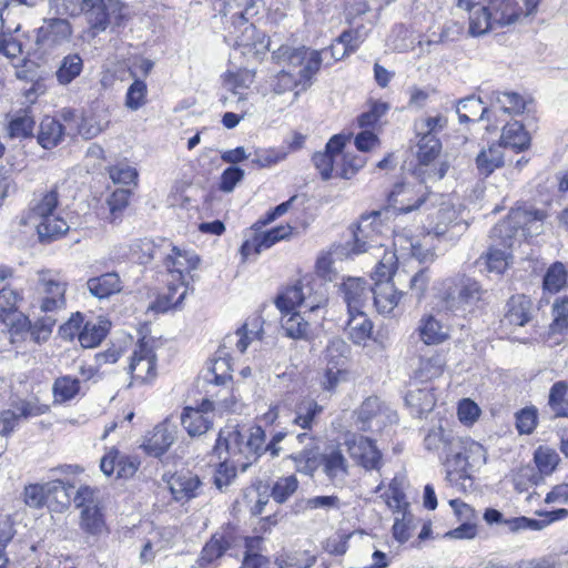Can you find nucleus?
Segmentation results:
<instances>
[{
	"label": "nucleus",
	"instance_id": "11",
	"mask_svg": "<svg viewBox=\"0 0 568 568\" xmlns=\"http://www.w3.org/2000/svg\"><path fill=\"white\" fill-rule=\"evenodd\" d=\"M420 180L417 185L399 183L394 186L389 193L388 201L390 205L400 213H409L422 206L434 205L440 196L433 193Z\"/></svg>",
	"mask_w": 568,
	"mask_h": 568
},
{
	"label": "nucleus",
	"instance_id": "23",
	"mask_svg": "<svg viewBox=\"0 0 568 568\" xmlns=\"http://www.w3.org/2000/svg\"><path fill=\"white\" fill-rule=\"evenodd\" d=\"M357 422L363 432L373 430V423L377 428L385 424V419L392 422V412L386 409L378 397L366 398L357 409Z\"/></svg>",
	"mask_w": 568,
	"mask_h": 568
},
{
	"label": "nucleus",
	"instance_id": "8",
	"mask_svg": "<svg viewBox=\"0 0 568 568\" xmlns=\"http://www.w3.org/2000/svg\"><path fill=\"white\" fill-rule=\"evenodd\" d=\"M63 13H82L92 29L103 31L111 18H121V4L118 0H63Z\"/></svg>",
	"mask_w": 568,
	"mask_h": 568
},
{
	"label": "nucleus",
	"instance_id": "10",
	"mask_svg": "<svg viewBox=\"0 0 568 568\" xmlns=\"http://www.w3.org/2000/svg\"><path fill=\"white\" fill-rule=\"evenodd\" d=\"M458 455L450 458V467L447 468L446 479L456 483L459 479L469 480V471L478 469L486 463V449L479 443L463 438L457 450Z\"/></svg>",
	"mask_w": 568,
	"mask_h": 568
},
{
	"label": "nucleus",
	"instance_id": "47",
	"mask_svg": "<svg viewBox=\"0 0 568 568\" xmlns=\"http://www.w3.org/2000/svg\"><path fill=\"white\" fill-rule=\"evenodd\" d=\"M186 281H174L168 284V292L158 301V308L168 311L179 307L187 294Z\"/></svg>",
	"mask_w": 568,
	"mask_h": 568
},
{
	"label": "nucleus",
	"instance_id": "60",
	"mask_svg": "<svg viewBox=\"0 0 568 568\" xmlns=\"http://www.w3.org/2000/svg\"><path fill=\"white\" fill-rule=\"evenodd\" d=\"M260 338V332L247 331V324L237 328L233 334L227 335L224 338L225 346L234 345L240 354H243L253 339Z\"/></svg>",
	"mask_w": 568,
	"mask_h": 568
},
{
	"label": "nucleus",
	"instance_id": "14",
	"mask_svg": "<svg viewBox=\"0 0 568 568\" xmlns=\"http://www.w3.org/2000/svg\"><path fill=\"white\" fill-rule=\"evenodd\" d=\"M295 442L302 446V449L290 454L287 458L294 463L296 471L313 476L321 464L320 447L316 439L310 433L304 432L295 436Z\"/></svg>",
	"mask_w": 568,
	"mask_h": 568
},
{
	"label": "nucleus",
	"instance_id": "46",
	"mask_svg": "<svg viewBox=\"0 0 568 568\" xmlns=\"http://www.w3.org/2000/svg\"><path fill=\"white\" fill-rule=\"evenodd\" d=\"M83 70V60L78 53L65 55L55 71L57 81L67 85L78 78Z\"/></svg>",
	"mask_w": 568,
	"mask_h": 568
},
{
	"label": "nucleus",
	"instance_id": "51",
	"mask_svg": "<svg viewBox=\"0 0 568 568\" xmlns=\"http://www.w3.org/2000/svg\"><path fill=\"white\" fill-rule=\"evenodd\" d=\"M568 271L566 266L561 262H555L548 267L544 276V290L549 293H557L566 285Z\"/></svg>",
	"mask_w": 568,
	"mask_h": 568
},
{
	"label": "nucleus",
	"instance_id": "29",
	"mask_svg": "<svg viewBox=\"0 0 568 568\" xmlns=\"http://www.w3.org/2000/svg\"><path fill=\"white\" fill-rule=\"evenodd\" d=\"M87 288L94 297L108 298L122 291V281L116 272H108L100 276L90 277L87 281Z\"/></svg>",
	"mask_w": 568,
	"mask_h": 568
},
{
	"label": "nucleus",
	"instance_id": "6",
	"mask_svg": "<svg viewBox=\"0 0 568 568\" xmlns=\"http://www.w3.org/2000/svg\"><path fill=\"white\" fill-rule=\"evenodd\" d=\"M60 193L57 185L34 196L31 204V219L37 223V232L42 242H50L69 230L64 219L55 212Z\"/></svg>",
	"mask_w": 568,
	"mask_h": 568
},
{
	"label": "nucleus",
	"instance_id": "5",
	"mask_svg": "<svg viewBox=\"0 0 568 568\" xmlns=\"http://www.w3.org/2000/svg\"><path fill=\"white\" fill-rule=\"evenodd\" d=\"M488 297L479 282L465 275L446 280L440 293L443 307L453 313H473L487 304Z\"/></svg>",
	"mask_w": 568,
	"mask_h": 568
},
{
	"label": "nucleus",
	"instance_id": "21",
	"mask_svg": "<svg viewBox=\"0 0 568 568\" xmlns=\"http://www.w3.org/2000/svg\"><path fill=\"white\" fill-rule=\"evenodd\" d=\"M214 403L204 400L201 408L185 407L181 415V423L187 434L192 437L205 434L213 425L211 412Z\"/></svg>",
	"mask_w": 568,
	"mask_h": 568
},
{
	"label": "nucleus",
	"instance_id": "40",
	"mask_svg": "<svg viewBox=\"0 0 568 568\" xmlns=\"http://www.w3.org/2000/svg\"><path fill=\"white\" fill-rule=\"evenodd\" d=\"M110 322L106 320L88 321L79 334V343L84 348L98 346L106 336Z\"/></svg>",
	"mask_w": 568,
	"mask_h": 568
},
{
	"label": "nucleus",
	"instance_id": "13",
	"mask_svg": "<svg viewBox=\"0 0 568 568\" xmlns=\"http://www.w3.org/2000/svg\"><path fill=\"white\" fill-rule=\"evenodd\" d=\"M344 445L349 457L366 470H377L382 465V453L374 440L368 437L353 434Z\"/></svg>",
	"mask_w": 568,
	"mask_h": 568
},
{
	"label": "nucleus",
	"instance_id": "49",
	"mask_svg": "<svg viewBox=\"0 0 568 568\" xmlns=\"http://www.w3.org/2000/svg\"><path fill=\"white\" fill-rule=\"evenodd\" d=\"M34 120L27 112L14 115L7 125L10 139H28L33 135Z\"/></svg>",
	"mask_w": 568,
	"mask_h": 568
},
{
	"label": "nucleus",
	"instance_id": "31",
	"mask_svg": "<svg viewBox=\"0 0 568 568\" xmlns=\"http://www.w3.org/2000/svg\"><path fill=\"white\" fill-rule=\"evenodd\" d=\"M231 547V539L224 534H214L204 545L199 559L197 568H211L215 560L220 559Z\"/></svg>",
	"mask_w": 568,
	"mask_h": 568
},
{
	"label": "nucleus",
	"instance_id": "48",
	"mask_svg": "<svg viewBox=\"0 0 568 568\" xmlns=\"http://www.w3.org/2000/svg\"><path fill=\"white\" fill-rule=\"evenodd\" d=\"M548 405L556 417H568V384L556 382L549 392Z\"/></svg>",
	"mask_w": 568,
	"mask_h": 568
},
{
	"label": "nucleus",
	"instance_id": "3",
	"mask_svg": "<svg viewBox=\"0 0 568 568\" xmlns=\"http://www.w3.org/2000/svg\"><path fill=\"white\" fill-rule=\"evenodd\" d=\"M286 437L285 432H277L273 435L270 443L265 445V432L262 427L255 426L250 429L247 436L242 435L235 427H226L221 429L216 439V450L222 449L225 445L226 449L232 450L235 456L244 455V459L251 463L257 460L262 454H270L275 458L282 452L280 443Z\"/></svg>",
	"mask_w": 568,
	"mask_h": 568
},
{
	"label": "nucleus",
	"instance_id": "64",
	"mask_svg": "<svg viewBox=\"0 0 568 568\" xmlns=\"http://www.w3.org/2000/svg\"><path fill=\"white\" fill-rule=\"evenodd\" d=\"M554 321L550 324L552 334H564L568 331V297L557 300L552 306Z\"/></svg>",
	"mask_w": 568,
	"mask_h": 568
},
{
	"label": "nucleus",
	"instance_id": "38",
	"mask_svg": "<svg viewBox=\"0 0 568 568\" xmlns=\"http://www.w3.org/2000/svg\"><path fill=\"white\" fill-rule=\"evenodd\" d=\"M64 126L58 120L45 116L40 123L38 143L47 150L55 148L63 139Z\"/></svg>",
	"mask_w": 568,
	"mask_h": 568
},
{
	"label": "nucleus",
	"instance_id": "24",
	"mask_svg": "<svg viewBox=\"0 0 568 568\" xmlns=\"http://www.w3.org/2000/svg\"><path fill=\"white\" fill-rule=\"evenodd\" d=\"M175 440V427L168 420L156 425L146 436L143 447L144 449L159 457L163 455Z\"/></svg>",
	"mask_w": 568,
	"mask_h": 568
},
{
	"label": "nucleus",
	"instance_id": "4",
	"mask_svg": "<svg viewBox=\"0 0 568 568\" xmlns=\"http://www.w3.org/2000/svg\"><path fill=\"white\" fill-rule=\"evenodd\" d=\"M67 286V282L52 271L38 272L39 307L47 315L38 320L33 326L32 335L37 342L45 341L50 336L52 327L57 323L55 313L65 307Z\"/></svg>",
	"mask_w": 568,
	"mask_h": 568
},
{
	"label": "nucleus",
	"instance_id": "36",
	"mask_svg": "<svg viewBox=\"0 0 568 568\" xmlns=\"http://www.w3.org/2000/svg\"><path fill=\"white\" fill-rule=\"evenodd\" d=\"M504 165V152L501 144L490 145L484 149L476 158V168L481 176H489L496 169Z\"/></svg>",
	"mask_w": 568,
	"mask_h": 568
},
{
	"label": "nucleus",
	"instance_id": "56",
	"mask_svg": "<svg viewBox=\"0 0 568 568\" xmlns=\"http://www.w3.org/2000/svg\"><path fill=\"white\" fill-rule=\"evenodd\" d=\"M347 379V368H333L325 366L320 377V386L324 392L333 394L336 392L337 387Z\"/></svg>",
	"mask_w": 568,
	"mask_h": 568
},
{
	"label": "nucleus",
	"instance_id": "39",
	"mask_svg": "<svg viewBox=\"0 0 568 568\" xmlns=\"http://www.w3.org/2000/svg\"><path fill=\"white\" fill-rule=\"evenodd\" d=\"M313 287L310 284H303L302 282L287 287L276 298V306L281 313L287 311H295L296 307L303 306L306 298V292L312 291Z\"/></svg>",
	"mask_w": 568,
	"mask_h": 568
},
{
	"label": "nucleus",
	"instance_id": "19",
	"mask_svg": "<svg viewBox=\"0 0 568 568\" xmlns=\"http://www.w3.org/2000/svg\"><path fill=\"white\" fill-rule=\"evenodd\" d=\"M214 452L220 459L223 458V453L226 454L224 460L219 464L214 475V483L219 489L227 487L233 481V479L236 477L237 468H241L242 471H245L252 464L248 459H244V455L242 454L235 456L232 450L226 449L225 445H222V449L220 452L216 450L215 445Z\"/></svg>",
	"mask_w": 568,
	"mask_h": 568
},
{
	"label": "nucleus",
	"instance_id": "57",
	"mask_svg": "<svg viewBox=\"0 0 568 568\" xmlns=\"http://www.w3.org/2000/svg\"><path fill=\"white\" fill-rule=\"evenodd\" d=\"M19 301V294L8 287L0 290V320L7 322L10 317L19 318L22 316L21 313L17 312V304Z\"/></svg>",
	"mask_w": 568,
	"mask_h": 568
},
{
	"label": "nucleus",
	"instance_id": "1",
	"mask_svg": "<svg viewBox=\"0 0 568 568\" xmlns=\"http://www.w3.org/2000/svg\"><path fill=\"white\" fill-rule=\"evenodd\" d=\"M388 231L381 220V212L374 211L362 216L354 232V242L348 250L351 254L369 253L378 258L372 278L375 283L390 282L397 264V255L386 248Z\"/></svg>",
	"mask_w": 568,
	"mask_h": 568
},
{
	"label": "nucleus",
	"instance_id": "50",
	"mask_svg": "<svg viewBox=\"0 0 568 568\" xmlns=\"http://www.w3.org/2000/svg\"><path fill=\"white\" fill-rule=\"evenodd\" d=\"M366 37L367 31L363 26L343 31L335 40L337 44H342L344 47L338 59L344 58L348 53L355 52L365 41Z\"/></svg>",
	"mask_w": 568,
	"mask_h": 568
},
{
	"label": "nucleus",
	"instance_id": "59",
	"mask_svg": "<svg viewBox=\"0 0 568 568\" xmlns=\"http://www.w3.org/2000/svg\"><path fill=\"white\" fill-rule=\"evenodd\" d=\"M536 468L539 474L550 475L557 467L560 458L559 455L549 447H539L534 455Z\"/></svg>",
	"mask_w": 568,
	"mask_h": 568
},
{
	"label": "nucleus",
	"instance_id": "63",
	"mask_svg": "<svg viewBox=\"0 0 568 568\" xmlns=\"http://www.w3.org/2000/svg\"><path fill=\"white\" fill-rule=\"evenodd\" d=\"M542 479L537 468L531 465L520 467L514 475V485L516 490L526 491L529 486L537 485Z\"/></svg>",
	"mask_w": 568,
	"mask_h": 568
},
{
	"label": "nucleus",
	"instance_id": "12",
	"mask_svg": "<svg viewBox=\"0 0 568 568\" xmlns=\"http://www.w3.org/2000/svg\"><path fill=\"white\" fill-rule=\"evenodd\" d=\"M128 372L132 379L140 383L152 381L156 376V355L154 341L143 337L131 355Z\"/></svg>",
	"mask_w": 568,
	"mask_h": 568
},
{
	"label": "nucleus",
	"instance_id": "17",
	"mask_svg": "<svg viewBox=\"0 0 568 568\" xmlns=\"http://www.w3.org/2000/svg\"><path fill=\"white\" fill-rule=\"evenodd\" d=\"M345 136L334 135L328 140L323 152H316L313 155V163L323 180L336 176V169H339V158L345 148Z\"/></svg>",
	"mask_w": 568,
	"mask_h": 568
},
{
	"label": "nucleus",
	"instance_id": "54",
	"mask_svg": "<svg viewBox=\"0 0 568 568\" xmlns=\"http://www.w3.org/2000/svg\"><path fill=\"white\" fill-rule=\"evenodd\" d=\"M307 49L305 47L291 48L288 45H281L273 52V58L278 63H287L288 67L302 68L306 60Z\"/></svg>",
	"mask_w": 568,
	"mask_h": 568
},
{
	"label": "nucleus",
	"instance_id": "44",
	"mask_svg": "<svg viewBox=\"0 0 568 568\" xmlns=\"http://www.w3.org/2000/svg\"><path fill=\"white\" fill-rule=\"evenodd\" d=\"M349 346L342 338H332L324 351V359L327 367L347 368V358L349 355Z\"/></svg>",
	"mask_w": 568,
	"mask_h": 568
},
{
	"label": "nucleus",
	"instance_id": "20",
	"mask_svg": "<svg viewBox=\"0 0 568 568\" xmlns=\"http://www.w3.org/2000/svg\"><path fill=\"white\" fill-rule=\"evenodd\" d=\"M546 214L536 209H516L509 214L508 221L497 225L494 231L501 232L506 227L521 229L525 233L532 235L539 234L542 227V221Z\"/></svg>",
	"mask_w": 568,
	"mask_h": 568
},
{
	"label": "nucleus",
	"instance_id": "7",
	"mask_svg": "<svg viewBox=\"0 0 568 568\" xmlns=\"http://www.w3.org/2000/svg\"><path fill=\"white\" fill-rule=\"evenodd\" d=\"M440 199L432 207L438 206L427 226V233L456 240L468 229V223L460 216L462 207L456 205L450 195L438 194ZM426 207H430L428 204Z\"/></svg>",
	"mask_w": 568,
	"mask_h": 568
},
{
	"label": "nucleus",
	"instance_id": "34",
	"mask_svg": "<svg viewBox=\"0 0 568 568\" xmlns=\"http://www.w3.org/2000/svg\"><path fill=\"white\" fill-rule=\"evenodd\" d=\"M500 140L503 146L516 151H524L530 145V136L518 121L509 122L504 126Z\"/></svg>",
	"mask_w": 568,
	"mask_h": 568
},
{
	"label": "nucleus",
	"instance_id": "62",
	"mask_svg": "<svg viewBox=\"0 0 568 568\" xmlns=\"http://www.w3.org/2000/svg\"><path fill=\"white\" fill-rule=\"evenodd\" d=\"M365 165V158L351 152L341 154L339 169H336V176L351 179L356 172Z\"/></svg>",
	"mask_w": 568,
	"mask_h": 568
},
{
	"label": "nucleus",
	"instance_id": "43",
	"mask_svg": "<svg viewBox=\"0 0 568 568\" xmlns=\"http://www.w3.org/2000/svg\"><path fill=\"white\" fill-rule=\"evenodd\" d=\"M81 529L92 536H100L106 531V525L99 505H89L81 511Z\"/></svg>",
	"mask_w": 568,
	"mask_h": 568
},
{
	"label": "nucleus",
	"instance_id": "42",
	"mask_svg": "<svg viewBox=\"0 0 568 568\" xmlns=\"http://www.w3.org/2000/svg\"><path fill=\"white\" fill-rule=\"evenodd\" d=\"M281 325L285 335L293 339H306L310 332V323L300 312L287 311L282 313Z\"/></svg>",
	"mask_w": 568,
	"mask_h": 568
},
{
	"label": "nucleus",
	"instance_id": "37",
	"mask_svg": "<svg viewBox=\"0 0 568 568\" xmlns=\"http://www.w3.org/2000/svg\"><path fill=\"white\" fill-rule=\"evenodd\" d=\"M419 338L426 345H437L448 338V333L433 315H425L420 318L418 325Z\"/></svg>",
	"mask_w": 568,
	"mask_h": 568
},
{
	"label": "nucleus",
	"instance_id": "16",
	"mask_svg": "<svg viewBox=\"0 0 568 568\" xmlns=\"http://www.w3.org/2000/svg\"><path fill=\"white\" fill-rule=\"evenodd\" d=\"M424 444L427 450L437 453L445 466L449 468L450 458L454 454L458 455L457 450L462 444V437L455 436L452 430L439 426L428 432Z\"/></svg>",
	"mask_w": 568,
	"mask_h": 568
},
{
	"label": "nucleus",
	"instance_id": "9",
	"mask_svg": "<svg viewBox=\"0 0 568 568\" xmlns=\"http://www.w3.org/2000/svg\"><path fill=\"white\" fill-rule=\"evenodd\" d=\"M440 153L442 143L437 136H420L417 144V165L414 174L423 182L443 179L449 169V163L440 158Z\"/></svg>",
	"mask_w": 568,
	"mask_h": 568
},
{
	"label": "nucleus",
	"instance_id": "58",
	"mask_svg": "<svg viewBox=\"0 0 568 568\" xmlns=\"http://www.w3.org/2000/svg\"><path fill=\"white\" fill-rule=\"evenodd\" d=\"M315 561V556L311 555L308 551H298L275 558L277 568H311Z\"/></svg>",
	"mask_w": 568,
	"mask_h": 568
},
{
	"label": "nucleus",
	"instance_id": "30",
	"mask_svg": "<svg viewBox=\"0 0 568 568\" xmlns=\"http://www.w3.org/2000/svg\"><path fill=\"white\" fill-rule=\"evenodd\" d=\"M371 291L378 313L384 315H388L394 311L403 295L402 292L395 288L393 283L387 281L375 283V287Z\"/></svg>",
	"mask_w": 568,
	"mask_h": 568
},
{
	"label": "nucleus",
	"instance_id": "15",
	"mask_svg": "<svg viewBox=\"0 0 568 568\" xmlns=\"http://www.w3.org/2000/svg\"><path fill=\"white\" fill-rule=\"evenodd\" d=\"M71 36L72 27L67 19L49 18L37 30L36 43L49 51L69 42Z\"/></svg>",
	"mask_w": 568,
	"mask_h": 568
},
{
	"label": "nucleus",
	"instance_id": "27",
	"mask_svg": "<svg viewBox=\"0 0 568 568\" xmlns=\"http://www.w3.org/2000/svg\"><path fill=\"white\" fill-rule=\"evenodd\" d=\"M348 320L345 326V333L348 338L357 345L364 344L371 338L373 333V323L362 310L347 311Z\"/></svg>",
	"mask_w": 568,
	"mask_h": 568
},
{
	"label": "nucleus",
	"instance_id": "26",
	"mask_svg": "<svg viewBox=\"0 0 568 568\" xmlns=\"http://www.w3.org/2000/svg\"><path fill=\"white\" fill-rule=\"evenodd\" d=\"M168 485L176 501H186L197 496L201 480L191 473H179L169 479Z\"/></svg>",
	"mask_w": 568,
	"mask_h": 568
},
{
	"label": "nucleus",
	"instance_id": "22",
	"mask_svg": "<svg viewBox=\"0 0 568 568\" xmlns=\"http://www.w3.org/2000/svg\"><path fill=\"white\" fill-rule=\"evenodd\" d=\"M164 263L174 281H186V275L199 266L200 257L194 251L173 246Z\"/></svg>",
	"mask_w": 568,
	"mask_h": 568
},
{
	"label": "nucleus",
	"instance_id": "61",
	"mask_svg": "<svg viewBox=\"0 0 568 568\" xmlns=\"http://www.w3.org/2000/svg\"><path fill=\"white\" fill-rule=\"evenodd\" d=\"M298 488V480L294 475L278 478L273 488L271 496L278 503H285Z\"/></svg>",
	"mask_w": 568,
	"mask_h": 568
},
{
	"label": "nucleus",
	"instance_id": "55",
	"mask_svg": "<svg viewBox=\"0 0 568 568\" xmlns=\"http://www.w3.org/2000/svg\"><path fill=\"white\" fill-rule=\"evenodd\" d=\"M203 379L209 384L225 385L231 379L230 364L224 358H216L203 374Z\"/></svg>",
	"mask_w": 568,
	"mask_h": 568
},
{
	"label": "nucleus",
	"instance_id": "33",
	"mask_svg": "<svg viewBox=\"0 0 568 568\" xmlns=\"http://www.w3.org/2000/svg\"><path fill=\"white\" fill-rule=\"evenodd\" d=\"M456 112L460 123L470 121H480L488 119V109L483 106V101L479 97L469 95L457 101Z\"/></svg>",
	"mask_w": 568,
	"mask_h": 568
},
{
	"label": "nucleus",
	"instance_id": "32",
	"mask_svg": "<svg viewBox=\"0 0 568 568\" xmlns=\"http://www.w3.org/2000/svg\"><path fill=\"white\" fill-rule=\"evenodd\" d=\"M505 321L510 325L524 326L530 320L531 302L524 294L513 295L506 305Z\"/></svg>",
	"mask_w": 568,
	"mask_h": 568
},
{
	"label": "nucleus",
	"instance_id": "52",
	"mask_svg": "<svg viewBox=\"0 0 568 568\" xmlns=\"http://www.w3.org/2000/svg\"><path fill=\"white\" fill-rule=\"evenodd\" d=\"M148 85L143 79H135L125 93L124 105L130 111H138L148 102Z\"/></svg>",
	"mask_w": 568,
	"mask_h": 568
},
{
	"label": "nucleus",
	"instance_id": "28",
	"mask_svg": "<svg viewBox=\"0 0 568 568\" xmlns=\"http://www.w3.org/2000/svg\"><path fill=\"white\" fill-rule=\"evenodd\" d=\"M372 288L366 287V282L361 277H347L339 286L347 311L362 310Z\"/></svg>",
	"mask_w": 568,
	"mask_h": 568
},
{
	"label": "nucleus",
	"instance_id": "45",
	"mask_svg": "<svg viewBox=\"0 0 568 568\" xmlns=\"http://www.w3.org/2000/svg\"><path fill=\"white\" fill-rule=\"evenodd\" d=\"M262 541V537H252L246 539L243 560L240 568H271L272 562L270 558L258 552Z\"/></svg>",
	"mask_w": 568,
	"mask_h": 568
},
{
	"label": "nucleus",
	"instance_id": "41",
	"mask_svg": "<svg viewBox=\"0 0 568 568\" xmlns=\"http://www.w3.org/2000/svg\"><path fill=\"white\" fill-rule=\"evenodd\" d=\"M490 103L493 108L510 115L521 114L526 108L524 98L516 92L495 91L491 93Z\"/></svg>",
	"mask_w": 568,
	"mask_h": 568
},
{
	"label": "nucleus",
	"instance_id": "35",
	"mask_svg": "<svg viewBox=\"0 0 568 568\" xmlns=\"http://www.w3.org/2000/svg\"><path fill=\"white\" fill-rule=\"evenodd\" d=\"M81 394V381L71 375H63L54 379L52 395L55 404L73 400Z\"/></svg>",
	"mask_w": 568,
	"mask_h": 568
},
{
	"label": "nucleus",
	"instance_id": "18",
	"mask_svg": "<svg viewBox=\"0 0 568 568\" xmlns=\"http://www.w3.org/2000/svg\"><path fill=\"white\" fill-rule=\"evenodd\" d=\"M320 466L334 486H343L349 476V463L338 446L329 447L321 455Z\"/></svg>",
	"mask_w": 568,
	"mask_h": 568
},
{
	"label": "nucleus",
	"instance_id": "25",
	"mask_svg": "<svg viewBox=\"0 0 568 568\" xmlns=\"http://www.w3.org/2000/svg\"><path fill=\"white\" fill-rule=\"evenodd\" d=\"M405 403L414 417L422 418L425 414L433 410L436 404V397L429 385L412 386L405 396Z\"/></svg>",
	"mask_w": 568,
	"mask_h": 568
},
{
	"label": "nucleus",
	"instance_id": "2",
	"mask_svg": "<svg viewBox=\"0 0 568 568\" xmlns=\"http://www.w3.org/2000/svg\"><path fill=\"white\" fill-rule=\"evenodd\" d=\"M457 6L469 12L468 31L474 37L516 24L524 16L515 0H457Z\"/></svg>",
	"mask_w": 568,
	"mask_h": 568
},
{
	"label": "nucleus",
	"instance_id": "53",
	"mask_svg": "<svg viewBox=\"0 0 568 568\" xmlns=\"http://www.w3.org/2000/svg\"><path fill=\"white\" fill-rule=\"evenodd\" d=\"M323 412V407L315 400L308 399L302 402L296 408V416L293 424L301 426L304 429H311L315 417Z\"/></svg>",
	"mask_w": 568,
	"mask_h": 568
}]
</instances>
